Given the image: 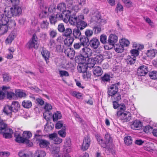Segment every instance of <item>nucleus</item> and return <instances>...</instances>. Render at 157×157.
Wrapping results in <instances>:
<instances>
[{"label": "nucleus", "instance_id": "nucleus-39", "mask_svg": "<svg viewBox=\"0 0 157 157\" xmlns=\"http://www.w3.org/2000/svg\"><path fill=\"white\" fill-rule=\"evenodd\" d=\"M73 34L74 36L75 39H78L80 36L81 33L79 29L77 28L73 29Z\"/></svg>", "mask_w": 157, "mask_h": 157}, {"label": "nucleus", "instance_id": "nucleus-57", "mask_svg": "<svg viewBox=\"0 0 157 157\" xmlns=\"http://www.w3.org/2000/svg\"><path fill=\"white\" fill-rule=\"evenodd\" d=\"M85 34L87 37H90L92 36L93 31L90 29H87L85 32Z\"/></svg>", "mask_w": 157, "mask_h": 157}, {"label": "nucleus", "instance_id": "nucleus-24", "mask_svg": "<svg viewBox=\"0 0 157 157\" xmlns=\"http://www.w3.org/2000/svg\"><path fill=\"white\" fill-rule=\"evenodd\" d=\"M73 1V6H75L76 5L78 6L79 7V10L80 9L81 6L84 5L86 2V0H72Z\"/></svg>", "mask_w": 157, "mask_h": 157}, {"label": "nucleus", "instance_id": "nucleus-36", "mask_svg": "<svg viewBox=\"0 0 157 157\" xmlns=\"http://www.w3.org/2000/svg\"><path fill=\"white\" fill-rule=\"evenodd\" d=\"M45 152L43 150H37L35 152L34 157H45Z\"/></svg>", "mask_w": 157, "mask_h": 157}, {"label": "nucleus", "instance_id": "nucleus-54", "mask_svg": "<svg viewBox=\"0 0 157 157\" xmlns=\"http://www.w3.org/2000/svg\"><path fill=\"white\" fill-rule=\"evenodd\" d=\"M59 73L61 77H68L69 76L68 72L66 71L60 70L59 71Z\"/></svg>", "mask_w": 157, "mask_h": 157}, {"label": "nucleus", "instance_id": "nucleus-61", "mask_svg": "<svg viewBox=\"0 0 157 157\" xmlns=\"http://www.w3.org/2000/svg\"><path fill=\"white\" fill-rule=\"evenodd\" d=\"M58 31L60 33H63L65 29L64 25L63 23L59 24L58 26Z\"/></svg>", "mask_w": 157, "mask_h": 157}, {"label": "nucleus", "instance_id": "nucleus-1", "mask_svg": "<svg viewBox=\"0 0 157 157\" xmlns=\"http://www.w3.org/2000/svg\"><path fill=\"white\" fill-rule=\"evenodd\" d=\"M67 5V10L63 12V21L67 23L69 20L72 13L77 12L79 11L78 6H73V1L72 0H65Z\"/></svg>", "mask_w": 157, "mask_h": 157}, {"label": "nucleus", "instance_id": "nucleus-47", "mask_svg": "<svg viewBox=\"0 0 157 157\" xmlns=\"http://www.w3.org/2000/svg\"><path fill=\"white\" fill-rule=\"evenodd\" d=\"M115 51L117 52L121 53L123 52L124 50V47L120 44L116 45L114 46Z\"/></svg>", "mask_w": 157, "mask_h": 157}, {"label": "nucleus", "instance_id": "nucleus-59", "mask_svg": "<svg viewBox=\"0 0 157 157\" xmlns=\"http://www.w3.org/2000/svg\"><path fill=\"white\" fill-rule=\"evenodd\" d=\"M100 39L101 43L105 44L107 41V36L105 35H101L100 37Z\"/></svg>", "mask_w": 157, "mask_h": 157}, {"label": "nucleus", "instance_id": "nucleus-28", "mask_svg": "<svg viewBox=\"0 0 157 157\" xmlns=\"http://www.w3.org/2000/svg\"><path fill=\"white\" fill-rule=\"evenodd\" d=\"M43 57L44 58L47 63L48 62V59L50 56V52L47 50L43 49L41 52Z\"/></svg>", "mask_w": 157, "mask_h": 157}, {"label": "nucleus", "instance_id": "nucleus-5", "mask_svg": "<svg viewBox=\"0 0 157 157\" xmlns=\"http://www.w3.org/2000/svg\"><path fill=\"white\" fill-rule=\"evenodd\" d=\"M39 42L36 35L34 34L31 38L29 40L26 44L28 49H30L34 48L37 49L39 47Z\"/></svg>", "mask_w": 157, "mask_h": 157}, {"label": "nucleus", "instance_id": "nucleus-51", "mask_svg": "<svg viewBox=\"0 0 157 157\" xmlns=\"http://www.w3.org/2000/svg\"><path fill=\"white\" fill-rule=\"evenodd\" d=\"M71 94L78 98H80L82 97V94L81 93L75 91H71Z\"/></svg>", "mask_w": 157, "mask_h": 157}, {"label": "nucleus", "instance_id": "nucleus-42", "mask_svg": "<svg viewBox=\"0 0 157 157\" xmlns=\"http://www.w3.org/2000/svg\"><path fill=\"white\" fill-rule=\"evenodd\" d=\"M14 136L15 137V140L19 143H25V140L23 137H21L19 134L17 135L15 134Z\"/></svg>", "mask_w": 157, "mask_h": 157}, {"label": "nucleus", "instance_id": "nucleus-23", "mask_svg": "<svg viewBox=\"0 0 157 157\" xmlns=\"http://www.w3.org/2000/svg\"><path fill=\"white\" fill-rule=\"evenodd\" d=\"M65 53L67 56L71 59H72L74 56L75 52L71 48H68L64 50Z\"/></svg>", "mask_w": 157, "mask_h": 157}, {"label": "nucleus", "instance_id": "nucleus-41", "mask_svg": "<svg viewBox=\"0 0 157 157\" xmlns=\"http://www.w3.org/2000/svg\"><path fill=\"white\" fill-rule=\"evenodd\" d=\"M119 42L121 45H122L123 47H127L129 45L130 42L127 39L125 38L121 39Z\"/></svg>", "mask_w": 157, "mask_h": 157}, {"label": "nucleus", "instance_id": "nucleus-20", "mask_svg": "<svg viewBox=\"0 0 157 157\" xmlns=\"http://www.w3.org/2000/svg\"><path fill=\"white\" fill-rule=\"evenodd\" d=\"M73 13L72 15H71L69 19V21L70 23L72 25H75L78 22V19L77 17L76 14Z\"/></svg>", "mask_w": 157, "mask_h": 157}, {"label": "nucleus", "instance_id": "nucleus-64", "mask_svg": "<svg viewBox=\"0 0 157 157\" xmlns=\"http://www.w3.org/2000/svg\"><path fill=\"white\" fill-rule=\"evenodd\" d=\"M56 10L55 7L54 5H50L49 7H48V10L50 13H53Z\"/></svg>", "mask_w": 157, "mask_h": 157}, {"label": "nucleus", "instance_id": "nucleus-50", "mask_svg": "<svg viewBox=\"0 0 157 157\" xmlns=\"http://www.w3.org/2000/svg\"><path fill=\"white\" fill-rule=\"evenodd\" d=\"M149 77L152 79H157V71H152L149 73Z\"/></svg>", "mask_w": 157, "mask_h": 157}, {"label": "nucleus", "instance_id": "nucleus-12", "mask_svg": "<svg viewBox=\"0 0 157 157\" xmlns=\"http://www.w3.org/2000/svg\"><path fill=\"white\" fill-rule=\"evenodd\" d=\"M89 44L91 48L96 49L100 46V43L98 38L96 37H94L89 41Z\"/></svg>", "mask_w": 157, "mask_h": 157}, {"label": "nucleus", "instance_id": "nucleus-18", "mask_svg": "<svg viewBox=\"0 0 157 157\" xmlns=\"http://www.w3.org/2000/svg\"><path fill=\"white\" fill-rule=\"evenodd\" d=\"M117 36L113 34L110 35L108 40V42L110 45L113 46L117 43Z\"/></svg>", "mask_w": 157, "mask_h": 157}, {"label": "nucleus", "instance_id": "nucleus-34", "mask_svg": "<svg viewBox=\"0 0 157 157\" xmlns=\"http://www.w3.org/2000/svg\"><path fill=\"white\" fill-rule=\"evenodd\" d=\"M136 59V57L129 55L127 56L126 60L127 64L131 65L135 63Z\"/></svg>", "mask_w": 157, "mask_h": 157}, {"label": "nucleus", "instance_id": "nucleus-46", "mask_svg": "<svg viewBox=\"0 0 157 157\" xmlns=\"http://www.w3.org/2000/svg\"><path fill=\"white\" fill-rule=\"evenodd\" d=\"M124 141L125 144L127 145H129L132 144V140L131 136H128L124 138Z\"/></svg>", "mask_w": 157, "mask_h": 157}, {"label": "nucleus", "instance_id": "nucleus-26", "mask_svg": "<svg viewBox=\"0 0 157 157\" xmlns=\"http://www.w3.org/2000/svg\"><path fill=\"white\" fill-rule=\"evenodd\" d=\"M94 74L96 76H101L102 74L101 68L99 66L95 67L93 70Z\"/></svg>", "mask_w": 157, "mask_h": 157}, {"label": "nucleus", "instance_id": "nucleus-29", "mask_svg": "<svg viewBox=\"0 0 157 157\" xmlns=\"http://www.w3.org/2000/svg\"><path fill=\"white\" fill-rule=\"evenodd\" d=\"M8 21V18L5 15L2 13L0 14V24L1 25H6Z\"/></svg>", "mask_w": 157, "mask_h": 157}, {"label": "nucleus", "instance_id": "nucleus-16", "mask_svg": "<svg viewBox=\"0 0 157 157\" xmlns=\"http://www.w3.org/2000/svg\"><path fill=\"white\" fill-rule=\"evenodd\" d=\"M85 67H83L82 66V67L81 66H79L78 68V70L80 72H82L83 73L82 76L83 78L86 80L88 78H90L91 76V73L89 72L86 71V68L84 70V71H82V69L84 68Z\"/></svg>", "mask_w": 157, "mask_h": 157}, {"label": "nucleus", "instance_id": "nucleus-21", "mask_svg": "<svg viewBox=\"0 0 157 157\" xmlns=\"http://www.w3.org/2000/svg\"><path fill=\"white\" fill-rule=\"evenodd\" d=\"M93 56H94V57H93L95 62L96 63V64H100L102 61L103 60V56L99 54H96L94 53Z\"/></svg>", "mask_w": 157, "mask_h": 157}, {"label": "nucleus", "instance_id": "nucleus-63", "mask_svg": "<svg viewBox=\"0 0 157 157\" xmlns=\"http://www.w3.org/2000/svg\"><path fill=\"white\" fill-rule=\"evenodd\" d=\"M63 122L62 121H59L55 125L56 128L57 129H59L63 127Z\"/></svg>", "mask_w": 157, "mask_h": 157}, {"label": "nucleus", "instance_id": "nucleus-38", "mask_svg": "<svg viewBox=\"0 0 157 157\" xmlns=\"http://www.w3.org/2000/svg\"><path fill=\"white\" fill-rule=\"evenodd\" d=\"M72 32V30L71 28H67L62 33V35L65 37L70 36Z\"/></svg>", "mask_w": 157, "mask_h": 157}, {"label": "nucleus", "instance_id": "nucleus-6", "mask_svg": "<svg viewBox=\"0 0 157 157\" xmlns=\"http://www.w3.org/2000/svg\"><path fill=\"white\" fill-rule=\"evenodd\" d=\"M44 109L45 111L43 114L44 118L47 121H49L51 117L52 116V113L51 112L52 109V106L50 104L46 103L44 107Z\"/></svg>", "mask_w": 157, "mask_h": 157}, {"label": "nucleus", "instance_id": "nucleus-56", "mask_svg": "<svg viewBox=\"0 0 157 157\" xmlns=\"http://www.w3.org/2000/svg\"><path fill=\"white\" fill-rule=\"evenodd\" d=\"M49 33L50 37L52 38L55 37L57 34L56 30L53 29H50L49 31Z\"/></svg>", "mask_w": 157, "mask_h": 157}, {"label": "nucleus", "instance_id": "nucleus-31", "mask_svg": "<svg viewBox=\"0 0 157 157\" xmlns=\"http://www.w3.org/2000/svg\"><path fill=\"white\" fill-rule=\"evenodd\" d=\"M11 107L13 112H16L19 109L20 105L17 101H14L12 102Z\"/></svg>", "mask_w": 157, "mask_h": 157}, {"label": "nucleus", "instance_id": "nucleus-27", "mask_svg": "<svg viewBox=\"0 0 157 157\" xmlns=\"http://www.w3.org/2000/svg\"><path fill=\"white\" fill-rule=\"evenodd\" d=\"M86 63L87 65L86 67L89 68H93L95 64H96V63L95 62L93 57L90 58H88L87 61L86 60L85 63Z\"/></svg>", "mask_w": 157, "mask_h": 157}, {"label": "nucleus", "instance_id": "nucleus-3", "mask_svg": "<svg viewBox=\"0 0 157 157\" xmlns=\"http://www.w3.org/2000/svg\"><path fill=\"white\" fill-rule=\"evenodd\" d=\"M21 9L18 6H14L12 7L6 8L4 11L5 15L8 18L12 17L19 15L21 13Z\"/></svg>", "mask_w": 157, "mask_h": 157}, {"label": "nucleus", "instance_id": "nucleus-15", "mask_svg": "<svg viewBox=\"0 0 157 157\" xmlns=\"http://www.w3.org/2000/svg\"><path fill=\"white\" fill-rule=\"evenodd\" d=\"M90 144V138L87 136L84 138L83 140L82 147H81V149L83 151L87 150Z\"/></svg>", "mask_w": 157, "mask_h": 157}, {"label": "nucleus", "instance_id": "nucleus-33", "mask_svg": "<svg viewBox=\"0 0 157 157\" xmlns=\"http://www.w3.org/2000/svg\"><path fill=\"white\" fill-rule=\"evenodd\" d=\"M62 116L60 112L56 111L54 113L52 116L53 120L54 122L57 121L58 120L60 119Z\"/></svg>", "mask_w": 157, "mask_h": 157}, {"label": "nucleus", "instance_id": "nucleus-11", "mask_svg": "<svg viewBox=\"0 0 157 157\" xmlns=\"http://www.w3.org/2000/svg\"><path fill=\"white\" fill-rule=\"evenodd\" d=\"M36 141L40 147L41 148H49L50 142L48 141L42 139L36 138Z\"/></svg>", "mask_w": 157, "mask_h": 157}, {"label": "nucleus", "instance_id": "nucleus-52", "mask_svg": "<svg viewBox=\"0 0 157 157\" xmlns=\"http://www.w3.org/2000/svg\"><path fill=\"white\" fill-rule=\"evenodd\" d=\"M56 17L53 15H51L49 17V19L50 23L51 24L55 25L57 22Z\"/></svg>", "mask_w": 157, "mask_h": 157}, {"label": "nucleus", "instance_id": "nucleus-30", "mask_svg": "<svg viewBox=\"0 0 157 157\" xmlns=\"http://www.w3.org/2000/svg\"><path fill=\"white\" fill-rule=\"evenodd\" d=\"M87 26V23L83 21H78L76 24L77 28L82 30L85 28Z\"/></svg>", "mask_w": 157, "mask_h": 157}, {"label": "nucleus", "instance_id": "nucleus-48", "mask_svg": "<svg viewBox=\"0 0 157 157\" xmlns=\"http://www.w3.org/2000/svg\"><path fill=\"white\" fill-rule=\"evenodd\" d=\"M16 97H18L20 98L24 97L26 96V94L20 90H17L15 91Z\"/></svg>", "mask_w": 157, "mask_h": 157}, {"label": "nucleus", "instance_id": "nucleus-7", "mask_svg": "<svg viewBox=\"0 0 157 157\" xmlns=\"http://www.w3.org/2000/svg\"><path fill=\"white\" fill-rule=\"evenodd\" d=\"M13 133V131L12 129L7 128V126L5 127L0 128V134H3V137L6 139L11 138Z\"/></svg>", "mask_w": 157, "mask_h": 157}, {"label": "nucleus", "instance_id": "nucleus-62", "mask_svg": "<svg viewBox=\"0 0 157 157\" xmlns=\"http://www.w3.org/2000/svg\"><path fill=\"white\" fill-rule=\"evenodd\" d=\"M130 52L132 54V56L136 57L139 55V52L136 49H133L130 51Z\"/></svg>", "mask_w": 157, "mask_h": 157}, {"label": "nucleus", "instance_id": "nucleus-60", "mask_svg": "<svg viewBox=\"0 0 157 157\" xmlns=\"http://www.w3.org/2000/svg\"><path fill=\"white\" fill-rule=\"evenodd\" d=\"M144 131L145 132L147 133L153 131V128L149 125H147L145 126Z\"/></svg>", "mask_w": 157, "mask_h": 157}, {"label": "nucleus", "instance_id": "nucleus-43", "mask_svg": "<svg viewBox=\"0 0 157 157\" xmlns=\"http://www.w3.org/2000/svg\"><path fill=\"white\" fill-rule=\"evenodd\" d=\"M50 151L52 154L55 155V156L53 157H59V155L58 154V152L59 151V148L58 147L57 148H55L53 147L52 149H51Z\"/></svg>", "mask_w": 157, "mask_h": 157}, {"label": "nucleus", "instance_id": "nucleus-19", "mask_svg": "<svg viewBox=\"0 0 157 157\" xmlns=\"http://www.w3.org/2000/svg\"><path fill=\"white\" fill-rule=\"evenodd\" d=\"M142 126L141 122L140 121L135 120L132 122L131 125V128L133 130L138 129Z\"/></svg>", "mask_w": 157, "mask_h": 157}, {"label": "nucleus", "instance_id": "nucleus-10", "mask_svg": "<svg viewBox=\"0 0 157 157\" xmlns=\"http://www.w3.org/2000/svg\"><path fill=\"white\" fill-rule=\"evenodd\" d=\"M32 136V133L29 131H25L23 133V137L25 140V143L30 147L33 145L32 143L29 140Z\"/></svg>", "mask_w": 157, "mask_h": 157}, {"label": "nucleus", "instance_id": "nucleus-35", "mask_svg": "<svg viewBox=\"0 0 157 157\" xmlns=\"http://www.w3.org/2000/svg\"><path fill=\"white\" fill-rule=\"evenodd\" d=\"M66 37L64 40V44L66 46H69L72 44L74 41V39L73 37L71 36Z\"/></svg>", "mask_w": 157, "mask_h": 157}, {"label": "nucleus", "instance_id": "nucleus-37", "mask_svg": "<svg viewBox=\"0 0 157 157\" xmlns=\"http://www.w3.org/2000/svg\"><path fill=\"white\" fill-rule=\"evenodd\" d=\"M66 9H67V8L65 4L63 3H60L58 5L56 10L60 12L61 11L63 12L65 10H67Z\"/></svg>", "mask_w": 157, "mask_h": 157}, {"label": "nucleus", "instance_id": "nucleus-44", "mask_svg": "<svg viewBox=\"0 0 157 157\" xmlns=\"http://www.w3.org/2000/svg\"><path fill=\"white\" fill-rule=\"evenodd\" d=\"M11 106L9 105H5L3 109V112L7 115H9L13 112Z\"/></svg>", "mask_w": 157, "mask_h": 157}, {"label": "nucleus", "instance_id": "nucleus-45", "mask_svg": "<svg viewBox=\"0 0 157 157\" xmlns=\"http://www.w3.org/2000/svg\"><path fill=\"white\" fill-rule=\"evenodd\" d=\"M8 29V27L7 24L0 25V32L1 34H4L6 33Z\"/></svg>", "mask_w": 157, "mask_h": 157}, {"label": "nucleus", "instance_id": "nucleus-40", "mask_svg": "<svg viewBox=\"0 0 157 157\" xmlns=\"http://www.w3.org/2000/svg\"><path fill=\"white\" fill-rule=\"evenodd\" d=\"M22 105L24 108L28 109L31 107L32 103L30 101L25 100L22 102Z\"/></svg>", "mask_w": 157, "mask_h": 157}, {"label": "nucleus", "instance_id": "nucleus-2", "mask_svg": "<svg viewBox=\"0 0 157 157\" xmlns=\"http://www.w3.org/2000/svg\"><path fill=\"white\" fill-rule=\"evenodd\" d=\"M120 111L117 112V117L123 122L129 121L131 119V114L129 112H124L126 109L125 106L123 105L120 108Z\"/></svg>", "mask_w": 157, "mask_h": 157}, {"label": "nucleus", "instance_id": "nucleus-53", "mask_svg": "<svg viewBox=\"0 0 157 157\" xmlns=\"http://www.w3.org/2000/svg\"><path fill=\"white\" fill-rule=\"evenodd\" d=\"M7 97L8 99H11L16 98L15 94L11 92H8L6 93Z\"/></svg>", "mask_w": 157, "mask_h": 157}, {"label": "nucleus", "instance_id": "nucleus-22", "mask_svg": "<svg viewBox=\"0 0 157 157\" xmlns=\"http://www.w3.org/2000/svg\"><path fill=\"white\" fill-rule=\"evenodd\" d=\"M16 36V34L13 33H11L7 37L5 40L6 44H10Z\"/></svg>", "mask_w": 157, "mask_h": 157}, {"label": "nucleus", "instance_id": "nucleus-58", "mask_svg": "<svg viewBox=\"0 0 157 157\" xmlns=\"http://www.w3.org/2000/svg\"><path fill=\"white\" fill-rule=\"evenodd\" d=\"M3 80L4 81H9L11 79V78L9 76L8 74L6 73H4L2 74Z\"/></svg>", "mask_w": 157, "mask_h": 157}, {"label": "nucleus", "instance_id": "nucleus-13", "mask_svg": "<svg viewBox=\"0 0 157 157\" xmlns=\"http://www.w3.org/2000/svg\"><path fill=\"white\" fill-rule=\"evenodd\" d=\"M63 145L64 151L67 153L70 152L71 150V140L69 138H66Z\"/></svg>", "mask_w": 157, "mask_h": 157}, {"label": "nucleus", "instance_id": "nucleus-4", "mask_svg": "<svg viewBox=\"0 0 157 157\" xmlns=\"http://www.w3.org/2000/svg\"><path fill=\"white\" fill-rule=\"evenodd\" d=\"M81 56L79 57V63L84 64L86 62V59L89 57L93 56L94 52L89 48L85 47L82 48L81 51Z\"/></svg>", "mask_w": 157, "mask_h": 157}, {"label": "nucleus", "instance_id": "nucleus-9", "mask_svg": "<svg viewBox=\"0 0 157 157\" xmlns=\"http://www.w3.org/2000/svg\"><path fill=\"white\" fill-rule=\"evenodd\" d=\"M112 141V139L110 134L107 133L105 135L104 144H102L101 147L103 148H109Z\"/></svg>", "mask_w": 157, "mask_h": 157}, {"label": "nucleus", "instance_id": "nucleus-49", "mask_svg": "<svg viewBox=\"0 0 157 157\" xmlns=\"http://www.w3.org/2000/svg\"><path fill=\"white\" fill-rule=\"evenodd\" d=\"M49 25V23L47 21H43L40 23V27L42 29H47Z\"/></svg>", "mask_w": 157, "mask_h": 157}, {"label": "nucleus", "instance_id": "nucleus-8", "mask_svg": "<svg viewBox=\"0 0 157 157\" xmlns=\"http://www.w3.org/2000/svg\"><path fill=\"white\" fill-rule=\"evenodd\" d=\"M41 11L39 14V16L40 18H46L49 15L48 11V5L46 4L40 6Z\"/></svg>", "mask_w": 157, "mask_h": 157}, {"label": "nucleus", "instance_id": "nucleus-55", "mask_svg": "<svg viewBox=\"0 0 157 157\" xmlns=\"http://www.w3.org/2000/svg\"><path fill=\"white\" fill-rule=\"evenodd\" d=\"M113 108L114 109H118L117 111H120V108L123 105H124L125 106L124 104H122L121 105H119L118 102L116 101H113Z\"/></svg>", "mask_w": 157, "mask_h": 157}, {"label": "nucleus", "instance_id": "nucleus-17", "mask_svg": "<svg viewBox=\"0 0 157 157\" xmlns=\"http://www.w3.org/2000/svg\"><path fill=\"white\" fill-rule=\"evenodd\" d=\"M148 71L147 67L146 66L140 67L138 70V74L140 76H144L146 75Z\"/></svg>", "mask_w": 157, "mask_h": 157}, {"label": "nucleus", "instance_id": "nucleus-32", "mask_svg": "<svg viewBox=\"0 0 157 157\" xmlns=\"http://www.w3.org/2000/svg\"><path fill=\"white\" fill-rule=\"evenodd\" d=\"M79 40L80 44L83 47L86 46L87 45L88 42H89L88 38L84 36L80 37Z\"/></svg>", "mask_w": 157, "mask_h": 157}, {"label": "nucleus", "instance_id": "nucleus-25", "mask_svg": "<svg viewBox=\"0 0 157 157\" xmlns=\"http://www.w3.org/2000/svg\"><path fill=\"white\" fill-rule=\"evenodd\" d=\"M100 14L98 12L94 13L91 18V21L93 22H95L98 24L101 19Z\"/></svg>", "mask_w": 157, "mask_h": 157}, {"label": "nucleus", "instance_id": "nucleus-14", "mask_svg": "<svg viewBox=\"0 0 157 157\" xmlns=\"http://www.w3.org/2000/svg\"><path fill=\"white\" fill-rule=\"evenodd\" d=\"M118 85L113 84L108 89V93L109 96H113L116 94L118 90Z\"/></svg>", "mask_w": 157, "mask_h": 157}]
</instances>
